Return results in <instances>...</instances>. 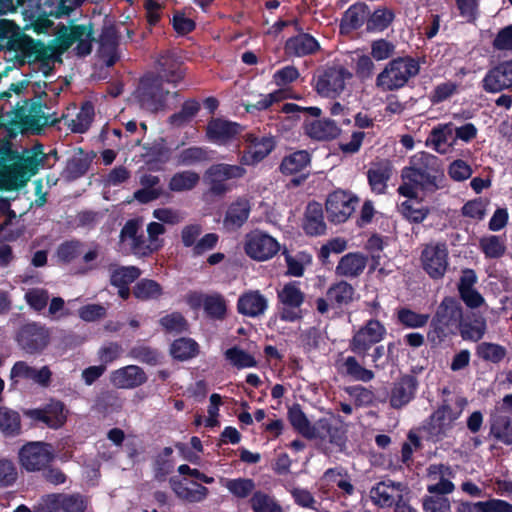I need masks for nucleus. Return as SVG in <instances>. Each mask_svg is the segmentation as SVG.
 Returning <instances> with one entry per match:
<instances>
[{
    "mask_svg": "<svg viewBox=\"0 0 512 512\" xmlns=\"http://www.w3.org/2000/svg\"><path fill=\"white\" fill-rule=\"evenodd\" d=\"M427 476L432 479L439 477V481L435 484L427 486V491L430 494L445 496L455 490L454 483L450 480L455 476V472L449 465L445 464H431L427 468Z\"/></svg>",
    "mask_w": 512,
    "mask_h": 512,
    "instance_id": "nucleus-23",
    "label": "nucleus"
},
{
    "mask_svg": "<svg viewBox=\"0 0 512 512\" xmlns=\"http://www.w3.org/2000/svg\"><path fill=\"white\" fill-rule=\"evenodd\" d=\"M322 480L329 482L333 488L336 486L342 491L344 496H352L355 493V487L352 484L351 476L342 466L328 468L323 473Z\"/></svg>",
    "mask_w": 512,
    "mask_h": 512,
    "instance_id": "nucleus-36",
    "label": "nucleus"
},
{
    "mask_svg": "<svg viewBox=\"0 0 512 512\" xmlns=\"http://www.w3.org/2000/svg\"><path fill=\"white\" fill-rule=\"evenodd\" d=\"M310 154L306 150H298L285 156L280 164L284 175H292L302 171L310 163Z\"/></svg>",
    "mask_w": 512,
    "mask_h": 512,
    "instance_id": "nucleus-46",
    "label": "nucleus"
},
{
    "mask_svg": "<svg viewBox=\"0 0 512 512\" xmlns=\"http://www.w3.org/2000/svg\"><path fill=\"white\" fill-rule=\"evenodd\" d=\"M288 420L291 426L303 437L313 439L315 425H311L307 416L299 404H294L288 409Z\"/></svg>",
    "mask_w": 512,
    "mask_h": 512,
    "instance_id": "nucleus-45",
    "label": "nucleus"
},
{
    "mask_svg": "<svg viewBox=\"0 0 512 512\" xmlns=\"http://www.w3.org/2000/svg\"><path fill=\"white\" fill-rule=\"evenodd\" d=\"M298 281L286 283L278 291V299L283 307L280 311V319L287 322H295L303 318L301 309L305 300V294L301 291Z\"/></svg>",
    "mask_w": 512,
    "mask_h": 512,
    "instance_id": "nucleus-13",
    "label": "nucleus"
},
{
    "mask_svg": "<svg viewBox=\"0 0 512 512\" xmlns=\"http://www.w3.org/2000/svg\"><path fill=\"white\" fill-rule=\"evenodd\" d=\"M0 431L5 437H15L21 433L20 414L8 407H0Z\"/></svg>",
    "mask_w": 512,
    "mask_h": 512,
    "instance_id": "nucleus-48",
    "label": "nucleus"
},
{
    "mask_svg": "<svg viewBox=\"0 0 512 512\" xmlns=\"http://www.w3.org/2000/svg\"><path fill=\"white\" fill-rule=\"evenodd\" d=\"M224 355L225 359L237 369L252 368L257 365L255 358L238 346L227 349Z\"/></svg>",
    "mask_w": 512,
    "mask_h": 512,
    "instance_id": "nucleus-60",
    "label": "nucleus"
},
{
    "mask_svg": "<svg viewBox=\"0 0 512 512\" xmlns=\"http://www.w3.org/2000/svg\"><path fill=\"white\" fill-rule=\"evenodd\" d=\"M129 356L138 362L155 366L160 363L161 354L155 348L146 345H137L131 348Z\"/></svg>",
    "mask_w": 512,
    "mask_h": 512,
    "instance_id": "nucleus-61",
    "label": "nucleus"
},
{
    "mask_svg": "<svg viewBox=\"0 0 512 512\" xmlns=\"http://www.w3.org/2000/svg\"><path fill=\"white\" fill-rule=\"evenodd\" d=\"M391 176L392 165L389 161L373 163L367 171V179L371 191L376 194H384Z\"/></svg>",
    "mask_w": 512,
    "mask_h": 512,
    "instance_id": "nucleus-31",
    "label": "nucleus"
},
{
    "mask_svg": "<svg viewBox=\"0 0 512 512\" xmlns=\"http://www.w3.org/2000/svg\"><path fill=\"white\" fill-rule=\"evenodd\" d=\"M201 109L200 102L196 99H187L183 102L178 112L168 117V123L174 127H183L189 124Z\"/></svg>",
    "mask_w": 512,
    "mask_h": 512,
    "instance_id": "nucleus-44",
    "label": "nucleus"
},
{
    "mask_svg": "<svg viewBox=\"0 0 512 512\" xmlns=\"http://www.w3.org/2000/svg\"><path fill=\"white\" fill-rule=\"evenodd\" d=\"M54 460L52 446L44 442H29L19 451V461L27 472L43 470Z\"/></svg>",
    "mask_w": 512,
    "mask_h": 512,
    "instance_id": "nucleus-12",
    "label": "nucleus"
},
{
    "mask_svg": "<svg viewBox=\"0 0 512 512\" xmlns=\"http://www.w3.org/2000/svg\"><path fill=\"white\" fill-rule=\"evenodd\" d=\"M123 405L124 400L116 391L107 390L96 397L93 409L100 414L108 415L120 411Z\"/></svg>",
    "mask_w": 512,
    "mask_h": 512,
    "instance_id": "nucleus-42",
    "label": "nucleus"
},
{
    "mask_svg": "<svg viewBox=\"0 0 512 512\" xmlns=\"http://www.w3.org/2000/svg\"><path fill=\"white\" fill-rule=\"evenodd\" d=\"M95 116L94 107L90 102H85L75 119L71 120L69 127L73 133H85L90 128Z\"/></svg>",
    "mask_w": 512,
    "mask_h": 512,
    "instance_id": "nucleus-57",
    "label": "nucleus"
},
{
    "mask_svg": "<svg viewBox=\"0 0 512 512\" xmlns=\"http://www.w3.org/2000/svg\"><path fill=\"white\" fill-rule=\"evenodd\" d=\"M479 248L487 259L501 258L506 252V245L498 235H488L480 238Z\"/></svg>",
    "mask_w": 512,
    "mask_h": 512,
    "instance_id": "nucleus-55",
    "label": "nucleus"
},
{
    "mask_svg": "<svg viewBox=\"0 0 512 512\" xmlns=\"http://www.w3.org/2000/svg\"><path fill=\"white\" fill-rule=\"evenodd\" d=\"M244 250L251 259L266 261L279 252L280 244L268 233L254 230L247 234Z\"/></svg>",
    "mask_w": 512,
    "mask_h": 512,
    "instance_id": "nucleus-15",
    "label": "nucleus"
},
{
    "mask_svg": "<svg viewBox=\"0 0 512 512\" xmlns=\"http://www.w3.org/2000/svg\"><path fill=\"white\" fill-rule=\"evenodd\" d=\"M476 355L483 361L498 364L506 357L507 350L497 343L481 342L476 346Z\"/></svg>",
    "mask_w": 512,
    "mask_h": 512,
    "instance_id": "nucleus-53",
    "label": "nucleus"
},
{
    "mask_svg": "<svg viewBox=\"0 0 512 512\" xmlns=\"http://www.w3.org/2000/svg\"><path fill=\"white\" fill-rule=\"evenodd\" d=\"M196 489H191L183 484L180 480L170 479V485L176 496L186 502L196 503L203 501L208 495V488L194 482Z\"/></svg>",
    "mask_w": 512,
    "mask_h": 512,
    "instance_id": "nucleus-40",
    "label": "nucleus"
},
{
    "mask_svg": "<svg viewBox=\"0 0 512 512\" xmlns=\"http://www.w3.org/2000/svg\"><path fill=\"white\" fill-rule=\"evenodd\" d=\"M403 181H411L423 196H430L447 185L442 160L428 152H419L410 159V165L401 171Z\"/></svg>",
    "mask_w": 512,
    "mask_h": 512,
    "instance_id": "nucleus-2",
    "label": "nucleus"
},
{
    "mask_svg": "<svg viewBox=\"0 0 512 512\" xmlns=\"http://www.w3.org/2000/svg\"><path fill=\"white\" fill-rule=\"evenodd\" d=\"M482 88L487 93H499L512 88V59L491 67L482 79Z\"/></svg>",
    "mask_w": 512,
    "mask_h": 512,
    "instance_id": "nucleus-19",
    "label": "nucleus"
},
{
    "mask_svg": "<svg viewBox=\"0 0 512 512\" xmlns=\"http://www.w3.org/2000/svg\"><path fill=\"white\" fill-rule=\"evenodd\" d=\"M8 47L28 63H47L52 59L50 47L41 40H34L20 30L12 32L8 39Z\"/></svg>",
    "mask_w": 512,
    "mask_h": 512,
    "instance_id": "nucleus-6",
    "label": "nucleus"
},
{
    "mask_svg": "<svg viewBox=\"0 0 512 512\" xmlns=\"http://www.w3.org/2000/svg\"><path fill=\"white\" fill-rule=\"evenodd\" d=\"M355 295L354 287L347 281L341 280L332 284L326 292L330 305L342 308L353 302Z\"/></svg>",
    "mask_w": 512,
    "mask_h": 512,
    "instance_id": "nucleus-35",
    "label": "nucleus"
},
{
    "mask_svg": "<svg viewBox=\"0 0 512 512\" xmlns=\"http://www.w3.org/2000/svg\"><path fill=\"white\" fill-rule=\"evenodd\" d=\"M203 309L210 319L223 320L227 313L226 301L219 293L205 295Z\"/></svg>",
    "mask_w": 512,
    "mask_h": 512,
    "instance_id": "nucleus-56",
    "label": "nucleus"
},
{
    "mask_svg": "<svg viewBox=\"0 0 512 512\" xmlns=\"http://www.w3.org/2000/svg\"><path fill=\"white\" fill-rule=\"evenodd\" d=\"M421 201V199L415 201L406 200L400 204V213L410 223H422L430 214V208L423 206Z\"/></svg>",
    "mask_w": 512,
    "mask_h": 512,
    "instance_id": "nucleus-49",
    "label": "nucleus"
},
{
    "mask_svg": "<svg viewBox=\"0 0 512 512\" xmlns=\"http://www.w3.org/2000/svg\"><path fill=\"white\" fill-rule=\"evenodd\" d=\"M169 94V90L163 87L161 77L147 73L140 78L134 97L141 109L157 113L166 108Z\"/></svg>",
    "mask_w": 512,
    "mask_h": 512,
    "instance_id": "nucleus-5",
    "label": "nucleus"
},
{
    "mask_svg": "<svg viewBox=\"0 0 512 512\" xmlns=\"http://www.w3.org/2000/svg\"><path fill=\"white\" fill-rule=\"evenodd\" d=\"M367 265V257L359 252H350L341 257L336 266L338 276L356 278L360 276Z\"/></svg>",
    "mask_w": 512,
    "mask_h": 512,
    "instance_id": "nucleus-32",
    "label": "nucleus"
},
{
    "mask_svg": "<svg viewBox=\"0 0 512 512\" xmlns=\"http://www.w3.org/2000/svg\"><path fill=\"white\" fill-rule=\"evenodd\" d=\"M15 340L21 350L30 355L41 354L51 340L50 329L40 322H28L19 327Z\"/></svg>",
    "mask_w": 512,
    "mask_h": 512,
    "instance_id": "nucleus-7",
    "label": "nucleus"
},
{
    "mask_svg": "<svg viewBox=\"0 0 512 512\" xmlns=\"http://www.w3.org/2000/svg\"><path fill=\"white\" fill-rule=\"evenodd\" d=\"M145 371L137 365H128L112 372L111 381L118 388L133 389L146 383Z\"/></svg>",
    "mask_w": 512,
    "mask_h": 512,
    "instance_id": "nucleus-27",
    "label": "nucleus"
},
{
    "mask_svg": "<svg viewBox=\"0 0 512 512\" xmlns=\"http://www.w3.org/2000/svg\"><path fill=\"white\" fill-rule=\"evenodd\" d=\"M396 319L405 328L417 329L427 325L430 315L418 313L408 307H401L396 312Z\"/></svg>",
    "mask_w": 512,
    "mask_h": 512,
    "instance_id": "nucleus-52",
    "label": "nucleus"
},
{
    "mask_svg": "<svg viewBox=\"0 0 512 512\" xmlns=\"http://www.w3.org/2000/svg\"><path fill=\"white\" fill-rule=\"evenodd\" d=\"M359 198L349 191L337 189L328 194L325 201V211L330 223L338 225L345 223L355 212Z\"/></svg>",
    "mask_w": 512,
    "mask_h": 512,
    "instance_id": "nucleus-8",
    "label": "nucleus"
},
{
    "mask_svg": "<svg viewBox=\"0 0 512 512\" xmlns=\"http://www.w3.org/2000/svg\"><path fill=\"white\" fill-rule=\"evenodd\" d=\"M241 131V125L236 122L212 118L206 126V137L212 143L224 145L235 139Z\"/></svg>",
    "mask_w": 512,
    "mask_h": 512,
    "instance_id": "nucleus-20",
    "label": "nucleus"
},
{
    "mask_svg": "<svg viewBox=\"0 0 512 512\" xmlns=\"http://www.w3.org/2000/svg\"><path fill=\"white\" fill-rule=\"evenodd\" d=\"M302 229L307 236L317 237L325 235L327 225L324 219V210L321 203L313 200L306 205L303 219Z\"/></svg>",
    "mask_w": 512,
    "mask_h": 512,
    "instance_id": "nucleus-21",
    "label": "nucleus"
},
{
    "mask_svg": "<svg viewBox=\"0 0 512 512\" xmlns=\"http://www.w3.org/2000/svg\"><path fill=\"white\" fill-rule=\"evenodd\" d=\"M159 324L166 333L182 334L189 330L187 319L177 311L161 317Z\"/></svg>",
    "mask_w": 512,
    "mask_h": 512,
    "instance_id": "nucleus-59",
    "label": "nucleus"
},
{
    "mask_svg": "<svg viewBox=\"0 0 512 512\" xmlns=\"http://www.w3.org/2000/svg\"><path fill=\"white\" fill-rule=\"evenodd\" d=\"M424 512H451V503L446 496L426 495L422 499Z\"/></svg>",
    "mask_w": 512,
    "mask_h": 512,
    "instance_id": "nucleus-63",
    "label": "nucleus"
},
{
    "mask_svg": "<svg viewBox=\"0 0 512 512\" xmlns=\"http://www.w3.org/2000/svg\"><path fill=\"white\" fill-rule=\"evenodd\" d=\"M173 449L171 447H164L163 450L158 453L153 461V473L155 480L162 482L166 480V477L173 471L174 462L171 459Z\"/></svg>",
    "mask_w": 512,
    "mask_h": 512,
    "instance_id": "nucleus-51",
    "label": "nucleus"
},
{
    "mask_svg": "<svg viewBox=\"0 0 512 512\" xmlns=\"http://www.w3.org/2000/svg\"><path fill=\"white\" fill-rule=\"evenodd\" d=\"M387 335L385 325L378 319L367 320L349 340L348 348L354 354L344 358L340 365V371L354 381L370 382L375 378L373 370L366 368L359 359L364 362L369 351L383 341Z\"/></svg>",
    "mask_w": 512,
    "mask_h": 512,
    "instance_id": "nucleus-1",
    "label": "nucleus"
},
{
    "mask_svg": "<svg viewBox=\"0 0 512 512\" xmlns=\"http://www.w3.org/2000/svg\"><path fill=\"white\" fill-rule=\"evenodd\" d=\"M159 73L156 76L162 78V83L177 85L184 79L185 67L174 54L167 52L158 59Z\"/></svg>",
    "mask_w": 512,
    "mask_h": 512,
    "instance_id": "nucleus-28",
    "label": "nucleus"
},
{
    "mask_svg": "<svg viewBox=\"0 0 512 512\" xmlns=\"http://www.w3.org/2000/svg\"><path fill=\"white\" fill-rule=\"evenodd\" d=\"M449 252L444 242L429 243L424 246L420 261L423 270L431 279H442L448 269Z\"/></svg>",
    "mask_w": 512,
    "mask_h": 512,
    "instance_id": "nucleus-10",
    "label": "nucleus"
},
{
    "mask_svg": "<svg viewBox=\"0 0 512 512\" xmlns=\"http://www.w3.org/2000/svg\"><path fill=\"white\" fill-rule=\"evenodd\" d=\"M304 131L308 137L319 141L333 140L341 134L339 125L329 118L305 120Z\"/></svg>",
    "mask_w": 512,
    "mask_h": 512,
    "instance_id": "nucleus-26",
    "label": "nucleus"
},
{
    "mask_svg": "<svg viewBox=\"0 0 512 512\" xmlns=\"http://www.w3.org/2000/svg\"><path fill=\"white\" fill-rule=\"evenodd\" d=\"M419 380L412 370L411 373L400 374L392 383L389 392V405L393 409H402L416 398Z\"/></svg>",
    "mask_w": 512,
    "mask_h": 512,
    "instance_id": "nucleus-16",
    "label": "nucleus"
},
{
    "mask_svg": "<svg viewBox=\"0 0 512 512\" xmlns=\"http://www.w3.org/2000/svg\"><path fill=\"white\" fill-rule=\"evenodd\" d=\"M394 19L395 13L391 8L380 6L374 11L369 9L365 31L367 33H382L393 23Z\"/></svg>",
    "mask_w": 512,
    "mask_h": 512,
    "instance_id": "nucleus-37",
    "label": "nucleus"
},
{
    "mask_svg": "<svg viewBox=\"0 0 512 512\" xmlns=\"http://www.w3.org/2000/svg\"><path fill=\"white\" fill-rule=\"evenodd\" d=\"M401 484H395L388 480L376 483L370 490V498L374 505L381 508H391L396 506L397 497H394L391 490L400 489Z\"/></svg>",
    "mask_w": 512,
    "mask_h": 512,
    "instance_id": "nucleus-34",
    "label": "nucleus"
},
{
    "mask_svg": "<svg viewBox=\"0 0 512 512\" xmlns=\"http://www.w3.org/2000/svg\"><path fill=\"white\" fill-rule=\"evenodd\" d=\"M419 62L412 57L391 60L376 78V86L382 91H395L404 87L411 77L419 73Z\"/></svg>",
    "mask_w": 512,
    "mask_h": 512,
    "instance_id": "nucleus-4",
    "label": "nucleus"
},
{
    "mask_svg": "<svg viewBox=\"0 0 512 512\" xmlns=\"http://www.w3.org/2000/svg\"><path fill=\"white\" fill-rule=\"evenodd\" d=\"M313 439L328 440L329 443L342 447L345 445L347 437L341 426L332 424L328 419H319L315 424Z\"/></svg>",
    "mask_w": 512,
    "mask_h": 512,
    "instance_id": "nucleus-33",
    "label": "nucleus"
},
{
    "mask_svg": "<svg viewBox=\"0 0 512 512\" xmlns=\"http://www.w3.org/2000/svg\"><path fill=\"white\" fill-rule=\"evenodd\" d=\"M66 407L60 400L51 399L42 408L30 409L25 414L34 421L44 423L51 429L62 427L67 420Z\"/></svg>",
    "mask_w": 512,
    "mask_h": 512,
    "instance_id": "nucleus-18",
    "label": "nucleus"
},
{
    "mask_svg": "<svg viewBox=\"0 0 512 512\" xmlns=\"http://www.w3.org/2000/svg\"><path fill=\"white\" fill-rule=\"evenodd\" d=\"M200 176L194 171H181L175 173L169 181L168 187L173 192L192 190L199 182Z\"/></svg>",
    "mask_w": 512,
    "mask_h": 512,
    "instance_id": "nucleus-54",
    "label": "nucleus"
},
{
    "mask_svg": "<svg viewBox=\"0 0 512 512\" xmlns=\"http://www.w3.org/2000/svg\"><path fill=\"white\" fill-rule=\"evenodd\" d=\"M464 310L460 300L454 296H445L437 306L430 320L428 340L435 345L441 344L449 336L456 334Z\"/></svg>",
    "mask_w": 512,
    "mask_h": 512,
    "instance_id": "nucleus-3",
    "label": "nucleus"
},
{
    "mask_svg": "<svg viewBox=\"0 0 512 512\" xmlns=\"http://www.w3.org/2000/svg\"><path fill=\"white\" fill-rule=\"evenodd\" d=\"M211 152L207 147L191 146L185 148L176 155V164L178 166H193L208 162L212 159Z\"/></svg>",
    "mask_w": 512,
    "mask_h": 512,
    "instance_id": "nucleus-43",
    "label": "nucleus"
},
{
    "mask_svg": "<svg viewBox=\"0 0 512 512\" xmlns=\"http://www.w3.org/2000/svg\"><path fill=\"white\" fill-rule=\"evenodd\" d=\"M251 211L250 203L247 199L239 197L233 201L227 208L223 225L228 231H236L241 228L249 218Z\"/></svg>",
    "mask_w": 512,
    "mask_h": 512,
    "instance_id": "nucleus-29",
    "label": "nucleus"
},
{
    "mask_svg": "<svg viewBox=\"0 0 512 512\" xmlns=\"http://www.w3.org/2000/svg\"><path fill=\"white\" fill-rule=\"evenodd\" d=\"M90 165L91 160L87 157H73L67 161L63 177L67 181H75L87 173Z\"/></svg>",
    "mask_w": 512,
    "mask_h": 512,
    "instance_id": "nucleus-58",
    "label": "nucleus"
},
{
    "mask_svg": "<svg viewBox=\"0 0 512 512\" xmlns=\"http://www.w3.org/2000/svg\"><path fill=\"white\" fill-rule=\"evenodd\" d=\"M132 294L142 302L158 300L163 295V287L156 280L142 278L133 286Z\"/></svg>",
    "mask_w": 512,
    "mask_h": 512,
    "instance_id": "nucleus-41",
    "label": "nucleus"
},
{
    "mask_svg": "<svg viewBox=\"0 0 512 512\" xmlns=\"http://www.w3.org/2000/svg\"><path fill=\"white\" fill-rule=\"evenodd\" d=\"M458 417L459 414L455 413L449 404L444 403L440 405L430 415L426 425L424 426L429 438L434 442L442 440L453 428V424Z\"/></svg>",
    "mask_w": 512,
    "mask_h": 512,
    "instance_id": "nucleus-17",
    "label": "nucleus"
},
{
    "mask_svg": "<svg viewBox=\"0 0 512 512\" xmlns=\"http://www.w3.org/2000/svg\"><path fill=\"white\" fill-rule=\"evenodd\" d=\"M204 178L209 185L208 192L213 196L222 197L230 190L218 163L211 165L206 170Z\"/></svg>",
    "mask_w": 512,
    "mask_h": 512,
    "instance_id": "nucleus-50",
    "label": "nucleus"
},
{
    "mask_svg": "<svg viewBox=\"0 0 512 512\" xmlns=\"http://www.w3.org/2000/svg\"><path fill=\"white\" fill-rule=\"evenodd\" d=\"M369 16V6L365 2H356L342 14L339 23V32L341 35H349L359 30L364 25L367 26Z\"/></svg>",
    "mask_w": 512,
    "mask_h": 512,
    "instance_id": "nucleus-22",
    "label": "nucleus"
},
{
    "mask_svg": "<svg viewBox=\"0 0 512 512\" xmlns=\"http://www.w3.org/2000/svg\"><path fill=\"white\" fill-rule=\"evenodd\" d=\"M490 434L505 445H512V419L509 415L498 413L491 416Z\"/></svg>",
    "mask_w": 512,
    "mask_h": 512,
    "instance_id": "nucleus-38",
    "label": "nucleus"
},
{
    "mask_svg": "<svg viewBox=\"0 0 512 512\" xmlns=\"http://www.w3.org/2000/svg\"><path fill=\"white\" fill-rule=\"evenodd\" d=\"M89 505V498L80 493L65 494L63 496V512H85Z\"/></svg>",
    "mask_w": 512,
    "mask_h": 512,
    "instance_id": "nucleus-64",
    "label": "nucleus"
},
{
    "mask_svg": "<svg viewBox=\"0 0 512 512\" xmlns=\"http://www.w3.org/2000/svg\"><path fill=\"white\" fill-rule=\"evenodd\" d=\"M141 229V221L138 218H132L126 221L119 234V244L128 245L129 253L148 257L157 252V247L149 245Z\"/></svg>",
    "mask_w": 512,
    "mask_h": 512,
    "instance_id": "nucleus-14",
    "label": "nucleus"
},
{
    "mask_svg": "<svg viewBox=\"0 0 512 512\" xmlns=\"http://www.w3.org/2000/svg\"><path fill=\"white\" fill-rule=\"evenodd\" d=\"M246 147L239 158L240 164L256 166L262 162L275 148L277 141L274 136H258L247 133L244 136Z\"/></svg>",
    "mask_w": 512,
    "mask_h": 512,
    "instance_id": "nucleus-11",
    "label": "nucleus"
},
{
    "mask_svg": "<svg viewBox=\"0 0 512 512\" xmlns=\"http://www.w3.org/2000/svg\"><path fill=\"white\" fill-rule=\"evenodd\" d=\"M486 330V319L480 313L469 311L463 314L456 333L459 332L465 341L478 342L484 337Z\"/></svg>",
    "mask_w": 512,
    "mask_h": 512,
    "instance_id": "nucleus-24",
    "label": "nucleus"
},
{
    "mask_svg": "<svg viewBox=\"0 0 512 512\" xmlns=\"http://www.w3.org/2000/svg\"><path fill=\"white\" fill-rule=\"evenodd\" d=\"M109 283L111 286H130L142 275V270L134 265H110Z\"/></svg>",
    "mask_w": 512,
    "mask_h": 512,
    "instance_id": "nucleus-39",
    "label": "nucleus"
},
{
    "mask_svg": "<svg viewBox=\"0 0 512 512\" xmlns=\"http://www.w3.org/2000/svg\"><path fill=\"white\" fill-rule=\"evenodd\" d=\"M254 512H283L282 507L268 494L256 491L250 499Z\"/></svg>",
    "mask_w": 512,
    "mask_h": 512,
    "instance_id": "nucleus-62",
    "label": "nucleus"
},
{
    "mask_svg": "<svg viewBox=\"0 0 512 512\" xmlns=\"http://www.w3.org/2000/svg\"><path fill=\"white\" fill-rule=\"evenodd\" d=\"M199 353L198 343L187 337H181L174 340L170 346V354L179 361H185L194 358Z\"/></svg>",
    "mask_w": 512,
    "mask_h": 512,
    "instance_id": "nucleus-47",
    "label": "nucleus"
},
{
    "mask_svg": "<svg viewBox=\"0 0 512 512\" xmlns=\"http://www.w3.org/2000/svg\"><path fill=\"white\" fill-rule=\"evenodd\" d=\"M351 77L344 66H327L317 75L315 90L323 97L335 98L343 92L345 81Z\"/></svg>",
    "mask_w": 512,
    "mask_h": 512,
    "instance_id": "nucleus-9",
    "label": "nucleus"
},
{
    "mask_svg": "<svg viewBox=\"0 0 512 512\" xmlns=\"http://www.w3.org/2000/svg\"><path fill=\"white\" fill-rule=\"evenodd\" d=\"M319 41L309 33H300L288 38L284 52L289 57H304L313 55L320 50Z\"/></svg>",
    "mask_w": 512,
    "mask_h": 512,
    "instance_id": "nucleus-25",
    "label": "nucleus"
},
{
    "mask_svg": "<svg viewBox=\"0 0 512 512\" xmlns=\"http://www.w3.org/2000/svg\"><path fill=\"white\" fill-rule=\"evenodd\" d=\"M267 308V299L258 290L244 293L237 302L238 312L248 317L263 315Z\"/></svg>",
    "mask_w": 512,
    "mask_h": 512,
    "instance_id": "nucleus-30",
    "label": "nucleus"
}]
</instances>
